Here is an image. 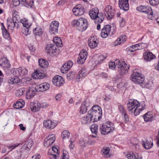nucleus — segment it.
Returning <instances> with one entry per match:
<instances>
[{
    "label": "nucleus",
    "mask_w": 159,
    "mask_h": 159,
    "mask_svg": "<svg viewBox=\"0 0 159 159\" xmlns=\"http://www.w3.org/2000/svg\"><path fill=\"white\" fill-rule=\"evenodd\" d=\"M109 66L112 70L116 67L120 78H123L127 73L129 66L125 61H121L119 60L116 61V65L115 62H110Z\"/></svg>",
    "instance_id": "nucleus-1"
},
{
    "label": "nucleus",
    "mask_w": 159,
    "mask_h": 159,
    "mask_svg": "<svg viewBox=\"0 0 159 159\" xmlns=\"http://www.w3.org/2000/svg\"><path fill=\"white\" fill-rule=\"evenodd\" d=\"M71 24L73 26H76L77 30L82 32L85 30L88 26L87 20L83 18L74 20L72 21Z\"/></svg>",
    "instance_id": "nucleus-2"
},
{
    "label": "nucleus",
    "mask_w": 159,
    "mask_h": 159,
    "mask_svg": "<svg viewBox=\"0 0 159 159\" xmlns=\"http://www.w3.org/2000/svg\"><path fill=\"white\" fill-rule=\"evenodd\" d=\"M140 105L139 102L137 100L131 99L129 100L127 104V109L129 111H131L134 108V116H136L141 112V110L138 109Z\"/></svg>",
    "instance_id": "nucleus-3"
},
{
    "label": "nucleus",
    "mask_w": 159,
    "mask_h": 159,
    "mask_svg": "<svg viewBox=\"0 0 159 159\" xmlns=\"http://www.w3.org/2000/svg\"><path fill=\"white\" fill-rule=\"evenodd\" d=\"M114 128L113 124L109 121H107L106 124H102L100 127L99 130L101 134L106 135L112 132Z\"/></svg>",
    "instance_id": "nucleus-4"
},
{
    "label": "nucleus",
    "mask_w": 159,
    "mask_h": 159,
    "mask_svg": "<svg viewBox=\"0 0 159 159\" xmlns=\"http://www.w3.org/2000/svg\"><path fill=\"white\" fill-rule=\"evenodd\" d=\"M57 47L56 45L52 44L47 45L46 48L47 54L52 56H57L60 51L59 50L57 49Z\"/></svg>",
    "instance_id": "nucleus-5"
},
{
    "label": "nucleus",
    "mask_w": 159,
    "mask_h": 159,
    "mask_svg": "<svg viewBox=\"0 0 159 159\" xmlns=\"http://www.w3.org/2000/svg\"><path fill=\"white\" fill-rule=\"evenodd\" d=\"M131 76L132 80L137 84L143 83L144 80L143 75L138 72H134Z\"/></svg>",
    "instance_id": "nucleus-6"
},
{
    "label": "nucleus",
    "mask_w": 159,
    "mask_h": 159,
    "mask_svg": "<svg viewBox=\"0 0 159 159\" xmlns=\"http://www.w3.org/2000/svg\"><path fill=\"white\" fill-rule=\"evenodd\" d=\"M115 10L110 5H107L105 9L104 14L108 20L112 18L115 15Z\"/></svg>",
    "instance_id": "nucleus-7"
},
{
    "label": "nucleus",
    "mask_w": 159,
    "mask_h": 159,
    "mask_svg": "<svg viewBox=\"0 0 159 159\" xmlns=\"http://www.w3.org/2000/svg\"><path fill=\"white\" fill-rule=\"evenodd\" d=\"M85 10L83 6L81 4L76 6L72 9L74 14L76 16H81L84 12Z\"/></svg>",
    "instance_id": "nucleus-8"
},
{
    "label": "nucleus",
    "mask_w": 159,
    "mask_h": 159,
    "mask_svg": "<svg viewBox=\"0 0 159 159\" xmlns=\"http://www.w3.org/2000/svg\"><path fill=\"white\" fill-rule=\"evenodd\" d=\"M88 53L85 49L82 50L80 52L77 60V62L79 64H83L86 60Z\"/></svg>",
    "instance_id": "nucleus-9"
},
{
    "label": "nucleus",
    "mask_w": 159,
    "mask_h": 159,
    "mask_svg": "<svg viewBox=\"0 0 159 159\" xmlns=\"http://www.w3.org/2000/svg\"><path fill=\"white\" fill-rule=\"evenodd\" d=\"M137 10L140 12L145 13L148 15H152L153 11L151 7L149 6H140L137 8Z\"/></svg>",
    "instance_id": "nucleus-10"
},
{
    "label": "nucleus",
    "mask_w": 159,
    "mask_h": 159,
    "mask_svg": "<svg viewBox=\"0 0 159 159\" xmlns=\"http://www.w3.org/2000/svg\"><path fill=\"white\" fill-rule=\"evenodd\" d=\"M59 24L57 21H54L51 23L49 28V32L51 34H54L57 33Z\"/></svg>",
    "instance_id": "nucleus-11"
},
{
    "label": "nucleus",
    "mask_w": 159,
    "mask_h": 159,
    "mask_svg": "<svg viewBox=\"0 0 159 159\" xmlns=\"http://www.w3.org/2000/svg\"><path fill=\"white\" fill-rule=\"evenodd\" d=\"M52 82L56 86L60 87L64 83L63 78L60 75H57L54 77L52 79Z\"/></svg>",
    "instance_id": "nucleus-12"
},
{
    "label": "nucleus",
    "mask_w": 159,
    "mask_h": 159,
    "mask_svg": "<svg viewBox=\"0 0 159 159\" xmlns=\"http://www.w3.org/2000/svg\"><path fill=\"white\" fill-rule=\"evenodd\" d=\"M111 26L109 25H107L104 26L101 30V36L102 38H105L107 37L110 32Z\"/></svg>",
    "instance_id": "nucleus-13"
},
{
    "label": "nucleus",
    "mask_w": 159,
    "mask_h": 159,
    "mask_svg": "<svg viewBox=\"0 0 159 159\" xmlns=\"http://www.w3.org/2000/svg\"><path fill=\"white\" fill-rule=\"evenodd\" d=\"M129 0H119V5L120 8L125 11L129 9Z\"/></svg>",
    "instance_id": "nucleus-14"
},
{
    "label": "nucleus",
    "mask_w": 159,
    "mask_h": 159,
    "mask_svg": "<svg viewBox=\"0 0 159 159\" xmlns=\"http://www.w3.org/2000/svg\"><path fill=\"white\" fill-rule=\"evenodd\" d=\"M36 92H37L36 91L35 88L33 87H29L26 92V99H30L34 97Z\"/></svg>",
    "instance_id": "nucleus-15"
},
{
    "label": "nucleus",
    "mask_w": 159,
    "mask_h": 159,
    "mask_svg": "<svg viewBox=\"0 0 159 159\" xmlns=\"http://www.w3.org/2000/svg\"><path fill=\"white\" fill-rule=\"evenodd\" d=\"M73 65V63L71 61H69L65 63L61 68V71L63 73H66Z\"/></svg>",
    "instance_id": "nucleus-16"
},
{
    "label": "nucleus",
    "mask_w": 159,
    "mask_h": 159,
    "mask_svg": "<svg viewBox=\"0 0 159 159\" xmlns=\"http://www.w3.org/2000/svg\"><path fill=\"white\" fill-rule=\"evenodd\" d=\"M55 139V138L54 136L51 137L48 136L44 139V145L46 147H48L54 143Z\"/></svg>",
    "instance_id": "nucleus-17"
},
{
    "label": "nucleus",
    "mask_w": 159,
    "mask_h": 159,
    "mask_svg": "<svg viewBox=\"0 0 159 159\" xmlns=\"http://www.w3.org/2000/svg\"><path fill=\"white\" fill-rule=\"evenodd\" d=\"M144 59L147 61H149L156 58V56L151 52L149 51H146L143 54Z\"/></svg>",
    "instance_id": "nucleus-18"
},
{
    "label": "nucleus",
    "mask_w": 159,
    "mask_h": 159,
    "mask_svg": "<svg viewBox=\"0 0 159 159\" xmlns=\"http://www.w3.org/2000/svg\"><path fill=\"white\" fill-rule=\"evenodd\" d=\"M41 107H43L39 102H37V103H32L30 105L31 110L33 112L39 111Z\"/></svg>",
    "instance_id": "nucleus-19"
},
{
    "label": "nucleus",
    "mask_w": 159,
    "mask_h": 159,
    "mask_svg": "<svg viewBox=\"0 0 159 159\" xmlns=\"http://www.w3.org/2000/svg\"><path fill=\"white\" fill-rule=\"evenodd\" d=\"M0 66L4 69L10 67L11 65L7 58H3L0 61Z\"/></svg>",
    "instance_id": "nucleus-20"
},
{
    "label": "nucleus",
    "mask_w": 159,
    "mask_h": 159,
    "mask_svg": "<svg viewBox=\"0 0 159 159\" xmlns=\"http://www.w3.org/2000/svg\"><path fill=\"white\" fill-rule=\"evenodd\" d=\"M88 45L91 48H94L97 46V39L94 37H90L88 40Z\"/></svg>",
    "instance_id": "nucleus-21"
},
{
    "label": "nucleus",
    "mask_w": 159,
    "mask_h": 159,
    "mask_svg": "<svg viewBox=\"0 0 159 159\" xmlns=\"http://www.w3.org/2000/svg\"><path fill=\"white\" fill-rule=\"evenodd\" d=\"M43 124L46 128L50 129H53L56 126L54 122H53L51 120H48L45 121H44Z\"/></svg>",
    "instance_id": "nucleus-22"
},
{
    "label": "nucleus",
    "mask_w": 159,
    "mask_h": 159,
    "mask_svg": "<svg viewBox=\"0 0 159 159\" xmlns=\"http://www.w3.org/2000/svg\"><path fill=\"white\" fill-rule=\"evenodd\" d=\"M104 19V16L103 13L99 12L98 14L93 19L95 23L98 24L101 23Z\"/></svg>",
    "instance_id": "nucleus-23"
},
{
    "label": "nucleus",
    "mask_w": 159,
    "mask_h": 159,
    "mask_svg": "<svg viewBox=\"0 0 159 159\" xmlns=\"http://www.w3.org/2000/svg\"><path fill=\"white\" fill-rule=\"evenodd\" d=\"M33 32L34 35L41 36L43 33V30L40 26H38L33 29Z\"/></svg>",
    "instance_id": "nucleus-24"
},
{
    "label": "nucleus",
    "mask_w": 159,
    "mask_h": 159,
    "mask_svg": "<svg viewBox=\"0 0 159 159\" xmlns=\"http://www.w3.org/2000/svg\"><path fill=\"white\" fill-rule=\"evenodd\" d=\"M98 125L95 124L92 125L90 127V130L94 134L92 135L91 136L94 138L98 137Z\"/></svg>",
    "instance_id": "nucleus-25"
},
{
    "label": "nucleus",
    "mask_w": 159,
    "mask_h": 159,
    "mask_svg": "<svg viewBox=\"0 0 159 159\" xmlns=\"http://www.w3.org/2000/svg\"><path fill=\"white\" fill-rule=\"evenodd\" d=\"M126 37L125 35H122L120 36L115 41V45H118L121 43H124L126 40Z\"/></svg>",
    "instance_id": "nucleus-26"
},
{
    "label": "nucleus",
    "mask_w": 159,
    "mask_h": 159,
    "mask_svg": "<svg viewBox=\"0 0 159 159\" xmlns=\"http://www.w3.org/2000/svg\"><path fill=\"white\" fill-rule=\"evenodd\" d=\"M99 11V10L97 8H94L92 9L89 12V14L91 18L93 20L95 17L96 16Z\"/></svg>",
    "instance_id": "nucleus-27"
},
{
    "label": "nucleus",
    "mask_w": 159,
    "mask_h": 159,
    "mask_svg": "<svg viewBox=\"0 0 159 159\" xmlns=\"http://www.w3.org/2000/svg\"><path fill=\"white\" fill-rule=\"evenodd\" d=\"M33 144V141L32 139H30L25 142V144L23 146L22 148L25 150H29Z\"/></svg>",
    "instance_id": "nucleus-28"
},
{
    "label": "nucleus",
    "mask_w": 159,
    "mask_h": 159,
    "mask_svg": "<svg viewBox=\"0 0 159 159\" xmlns=\"http://www.w3.org/2000/svg\"><path fill=\"white\" fill-rule=\"evenodd\" d=\"M32 76L34 79H41L45 77V75L43 73L36 71L32 74Z\"/></svg>",
    "instance_id": "nucleus-29"
},
{
    "label": "nucleus",
    "mask_w": 159,
    "mask_h": 159,
    "mask_svg": "<svg viewBox=\"0 0 159 159\" xmlns=\"http://www.w3.org/2000/svg\"><path fill=\"white\" fill-rule=\"evenodd\" d=\"M25 104V102L20 99L17 101L15 104H14L13 106L15 108L18 109L22 108Z\"/></svg>",
    "instance_id": "nucleus-30"
},
{
    "label": "nucleus",
    "mask_w": 159,
    "mask_h": 159,
    "mask_svg": "<svg viewBox=\"0 0 159 159\" xmlns=\"http://www.w3.org/2000/svg\"><path fill=\"white\" fill-rule=\"evenodd\" d=\"M142 143L143 146L147 149L150 148L153 145V143L151 140H146L145 142L143 141Z\"/></svg>",
    "instance_id": "nucleus-31"
},
{
    "label": "nucleus",
    "mask_w": 159,
    "mask_h": 159,
    "mask_svg": "<svg viewBox=\"0 0 159 159\" xmlns=\"http://www.w3.org/2000/svg\"><path fill=\"white\" fill-rule=\"evenodd\" d=\"M38 62L39 65L43 68L45 69L48 66L49 63L48 61L43 59H39Z\"/></svg>",
    "instance_id": "nucleus-32"
},
{
    "label": "nucleus",
    "mask_w": 159,
    "mask_h": 159,
    "mask_svg": "<svg viewBox=\"0 0 159 159\" xmlns=\"http://www.w3.org/2000/svg\"><path fill=\"white\" fill-rule=\"evenodd\" d=\"M144 121L148 122L153 120V116L152 115L151 112L148 111L144 114L143 116Z\"/></svg>",
    "instance_id": "nucleus-33"
},
{
    "label": "nucleus",
    "mask_w": 159,
    "mask_h": 159,
    "mask_svg": "<svg viewBox=\"0 0 159 159\" xmlns=\"http://www.w3.org/2000/svg\"><path fill=\"white\" fill-rule=\"evenodd\" d=\"M20 144V143L18 144L11 143L8 145H7L6 147L9 150L8 152V153L9 152L12 151L13 149H15Z\"/></svg>",
    "instance_id": "nucleus-34"
},
{
    "label": "nucleus",
    "mask_w": 159,
    "mask_h": 159,
    "mask_svg": "<svg viewBox=\"0 0 159 159\" xmlns=\"http://www.w3.org/2000/svg\"><path fill=\"white\" fill-rule=\"evenodd\" d=\"M109 148L108 147L103 148L101 150V152L104 157H109Z\"/></svg>",
    "instance_id": "nucleus-35"
},
{
    "label": "nucleus",
    "mask_w": 159,
    "mask_h": 159,
    "mask_svg": "<svg viewBox=\"0 0 159 159\" xmlns=\"http://www.w3.org/2000/svg\"><path fill=\"white\" fill-rule=\"evenodd\" d=\"M98 112V113H97L96 115L93 116V120H91V121L97 122L102 118V111L101 110V111Z\"/></svg>",
    "instance_id": "nucleus-36"
},
{
    "label": "nucleus",
    "mask_w": 159,
    "mask_h": 159,
    "mask_svg": "<svg viewBox=\"0 0 159 159\" xmlns=\"http://www.w3.org/2000/svg\"><path fill=\"white\" fill-rule=\"evenodd\" d=\"M13 3L12 4L14 6L17 7L18 6L20 3L22 4L25 5V3H26V0H11Z\"/></svg>",
    "instance_id": "nucleus-37"
},
{
    "label": "nucleus",
    "mask_w": 159,
    "mask_h": 159,
    "mask_svg": "<svg viewBox=\"0 0 159 159\" xmlns=\"http://www.w3.org/2000/svg\"><path fill=\"white\" fill-rule=\"evenodd\" d=\"M54 43L56 44V45L59 47H61L62 45V42L60 38L55 37L53 39Z\"/></svg>",
    "instance_id": "nucleus-38"
},
{
    "label": "nucleus",
    "mask_w": 159,
    "mask_h": 159,
    "mask_svg": "<svg viewBox=\"0 0 159 159\" xmlns=\"http://www.w3.org/2000/svg\"><path fill=\"white\" fill-rule=\"evenodd\" d=\"M98 112L96 111L94 112H92V111L89 110L88 111V115H90V118L89 119H88L87 118L89 117L87 116L86 119L88 120V121H90L91 120H93V116H94V115H97V113H98Z\"/></svg>",
    "instance_id": "nucleus-39"
},
{
    "label": "nucleus",
    "mask_w": 159,
    "mask_h": 159,
    "mask_svg": "<svg viewBox=\"0 0 159 159\" xmlns=\"http://www.w3.org/2000/svg\"><path fill=\"white\" fill-rule=\"evenodd\" d=\"M11 72L15 76H20L19 68L16 69L13 68L11 70Z\"/></svg>",
    "instance_id": "nucleus-40"
},
{
    "label": "nucleus",
    "mask_w": 159,
    "mask_h": 159,
    "mask_svg": "<svg viewBox=\"0 0 159 159\" xmlns=\"http://www.w3.org/2000/svg\"><path fill=\"white\" fill-rule=\"evenodd\" d=\"M19 71L20 73V76H25L28 73V70L24 67H19Z\"/></svg>",
    "instance_id": "nucleus-41"
},
{
    "label": "nucleus",
    "mask_w": 159,
    "mask_h": 159,
    "mask_svg": "<svg viewBox=\"0 0 159 159\" xmlns=\"http://www.w3.org/2000/svg\"><path fill=\"white\" fill-rule=\"evenodd\" d=\"M61 137L63 140L69 138L70 133L68 130H64L61 133Z\"/></svg>",
    "instance_id": "nucleus-42"
},
{
    "label": "nucleus",
    "mask_w": 159,
    "mask_h": 159,
    "mask_svg": "<svg viewBox=\"0 0 159 159\" xmlns=\"http://www.w3.org/2000/svg\"><path fill=\"white\" fill-rule=\"evenodd\" d=\"M25 91V89L24 88H21L17 90L16 93L17 96L21 97L23 95Z\"/></svg>",
    "instance_id": "nucleus-43"
},
{
    "label": "nucleus",
    "mask_w": 159,
    "mask_h": 159,
    "mask_svg": "<svg viewBox=\"0 0 159 159\" xmlns=\"http://www.w3.org/2000/svg\"><path fill=\"white\" fill-rule=\"evenodd\" d=\"M126 156L128 159H139L137 155L134 154L133 152L128 153Z\"/></svg>",
    "instance_id": "nucleus-44"
},
{
    "label": "nucleus",
    "mask_w": 159,
    "mask_h": 159,
    "mask_svg": "<svg viewBox=\"0 0 159 159\" xmlns=\"http://www.w3.org/2000/svg\"><path fill=\"white\" fill-rule=\"evenodd\" d=\"M2 35L4 38L6 39H9L10 38V34L6 30L2 31Z\"/></svg>",
    "instance_id": "nucleus-45"
},
{
    "label": "nucleus",
    "mask_w": 159,
    "mask_h": 159,
    "mask_svg": "<svg viewBox=\"0 0 159 159\" xmlns=\"http://www.w3.org/2000/svg\"><path fill=\"white\" fill-rule=\"evenodd\" d=\"M89 110L92 111V112H99L102 110V109L98 106L95 105L93 106Z\"/></svg>",
    "instance_id": "nucleus-46"
},
{
    "label": "nucleus",
    "mask_w": 159,
    "mask_h": 159,
    "mask_svg": "<svg viewBox=\"0 0 159 159\" xmlns=\"http://www.w3.org/2000/svg\"><path fill=\"white\" fill-rule=\"evenodd\" d=\"M107 56L106 55H100L98 58V63L97 64H100L102 61H104L105 59L107 57Z\"/></svg>",
    "instance_id": "nucleus-47"
},
{
    "label": "nucleus",
    "mask_w": 159,
    "mask_h": 159,
    "mask_svg": "<svg viewBox=\"0 0 159 159\" xmlns=\"http://www.w3.org/2000/svg\"><path fill=\"white\" fill-rule=\"evenodd\" d=\"M90 104L91 103L89 99L87 98L83 102L81 105L88 108L90 106Z\"/></svg>",
    "instance_id": "nucleus-48"
},
{
    "label": "nucleus",
    "mask_w": 159,
    "mask_h": 159,
    "mask_svg": "<svg viewBox=\"0 0 159 159\" xmlns=\"http://www.w3.org/2000/svg\"><path fill=\"white\" fill-rule=\"evenodd\" d=\"M13 25L12 26V28L11 29L12 30H14L15 27L17 29L20 28V25H21V22H20L19 21L14 22V23H13Z\"/></svg>",
    "instance_id": "nucleus-49"
},
{
    "label": "nucleus",
    "mask_w": 159,
    "mask_h": 159,
    "mask_svg": "<svg viewBox=\"0 0 159 159\" xmlns=\"http://www.w3.org/2000/svg\"><path fill=\"white\" fill-rule=\"evenodd\" d=\"M79 73L80 74L81 77L84 78L87 75V71L85 68H82L81 70L79 71Z\"/></svg>",
    "instance_id": "nucleus-50"
},
{
    "label": "nucleus",
    "mask_w": 159,
    "mask_h": 159,
    "mask_svg": "<svg viewBox=\"0 0 159 159\" xmlns=\"http://www.w3.org/2000/svg\"><path fill=\"white\" fill-rule=\"evenodd\" d=\"M118 109L120 112L123 115V114L126 112V110L124 108L123 106L122 105H120L118 106Z\"/></svg>",
    "instance_id": "nucleus-51"
},
{
    "label": "nucleus",
    "mask_w": 159,
    "mask_h": 159,
    "mask_svg": "<svg viewBox=\"0 0 159 159\" xmlns=\"http://www.w3.org/2000/svg\"><path fill=\"white\" fill-rule=\"evenodd\" d=\"M41 85H42V89L43 91L48 89L50 87L49 84L47 83H43L41 84Z\"/></svg>",
    "instance_id": "nucleus-52"
},
{
    "label": "nucleus",
    "mask_w": 159,
    "mask_h": 159,
    "mask_svg": "<svg viewBox=\"0 0 159 159\" xmlns=\"http://www.w3.org/2000/svg\"><path fill=\"white\" fill-rule=\"evenodd\" d=\"M88 110V108L81 105L80 107V113L81 114H84Z\"/></svg>",
    "instance_id": "nucleus-53"
},
{
    "label": "nucleus",
    "mask_w": 159,
    "mask_h": 159,
    "mask_svg": "<svg viewBox=\"0 0 159 159\" xmlns=\"http://www.w3.org/2000/svg\"><path fill=\"white\" fill-rule=\"evenodd\" d=\"M61 159H69V156L66 151H64L61 155Z\"/></svg>",
    "instance_id": "nucleus-54"
},
{
    "label": "nucleus",
    "mask_w": 159,
    "mask_h": 159,
    "mask_svg": "<svg viewBox=\"0 0 159 159\" xmlns=\"http://www.w3.org/2000/svg\"><path fill=\"white\" fill-rule=\"evenodd\" d=\"M150 3L152 6H155L159 3V0H149Z\"/></svg>",
    "instance_id": "nucleus-55"
},
{
    "label": "nucleus",
    "mask_w": 159,
    "mask_h": 159,
    "mask_svg": "<svg viewBox=\"0 0 159 159\" xmlns=\"http://www.w3.org/2000/svg\"><path fill=\"white\" fill-rule=\"evenodd\" d=\"M18 17V15H16L15 16L12 17V20H11V21L10 22V23L12 24V22L13 23H14V22H17L18 21H19V20L17 18Z\"/></svg>",
    "instance_id": "nucleus-56"
},
{
    "label": "nucleus",
    "mask_w": 159,
    "mask_h": 159,
    "mask_svg": "<svg viewBox=\"0 0 159 159\" xmlns=\"http://www.w3.org/2000/svg\"><path fill=\"white\" fill-rule=\"evenodd\" d=\"M35 89H36V91H37V92H39L43 91V89H42L43 88L42 87V85H41V84L36 86L35 87Z\"/></svg>",
    "instance_id": "nucleus-57"
},
{
    "label": "nucleus",
    "mask_w": 159,
    "mask_h": 159,
    "mask_svg": "<svg viewBox=\"0 0 159 159\" xmlns=\"http://www.w3.org/2000/svg\"><path fill=\"white\" fill-rule=\"evenodd\" d=\"M139 49H143L147 47V44L145 43H139Z\"/></svg>",
    "instance_id": "nucleus-58"
},
{
    "label": "nucleus",
    "mask_w": 159,
    "mask_h": 159,
    "mask_svg": "<svg viewBox=\"0 0 159 159\" xmlns=\"http://www.w3.org/2000/svg\"><path fill=\"white\" fill-rule=\"evenodd\" d=\"M122 116H124V118L125 120V121L126 122H128L129 120V118L128 116L127 113V112L123 114V115Z\"/></svg>",
    "instance_id": "nucleus-59"
},
{
    "label": "nucleus",
    "mask_w": 159,
    "mask_h": 159,
    "mask_svg": "<svg viewBox=\"0 0 159 159\" xmlns=\"http://www.w3.org/2000/svg\"><path fill=\"white\" fill-rule=\"evenodd\" d=\"M80 146L82 147H84L86 146L87 143L84 140H80Z\"/></svg>",
    "instance_id": "nucleus-60"
},
{
    "label": "nucleus",
    "mask_w": 159,
    "mask_h": 159,
    "mask_svg": "<svg viewBox=\"0 0 159 159\" xmlns=\"http://www.w3.org/2000/svg\"><path fill=\"white\" fill-rule=\"evenodd\" d=\"M74 73L72 71H70L67 74V77H70V78H72L74 77Z\"/></svg>",
    "instance_id": "nucleus-61"
},
{
    "label": "nucleus",
    "mask_w": 159,
    "mask_h": 159,
    "mask_svg": "<svg viewBox=\"0 0 159 159\" xmlns=\"http://www.w3.org/2000/svg\"><path fill=\"white\" fill-rule=\"evenodd\" d=\"M89 117L87 118L88 119H89L90 118V115H88V114H87V116H86V117H84L83 118V120H84V123H90V122H92V121H88V120H87L86 118H87V116H88Z\"/></svg>",
    "instance_id": "nucleus-62"
},
{
    "label": "nucleus",
    "mask_w": 159,
    "mask_h": 159,
    "mask_svg": "<svg viewBox=\"0 0 159 159\" xmlns=\"http://www.w3.org/2000/svg\"><path fill=\"white\" fill-rule=\"evenodd\" d=\"M18 77L19 76H15L13 78L14 79V84H17L20 82V79Z\"/></svg>",
    "instance_id": "nucleus-63"
},
{
    "label": "nucleus",
    "mask_w": 159,
    "mask_h": 159,
    "mask_svg": "<svg viewBox=\"0 0 159 159\" xmlns=\"http://www.w3.org/2000/svg\"><path fill=\"white\" fill-rule=\"evenodd\" d=\"M8 83L11 84H14V79L13 78L9 77L8 80Z\"/></svg>",
    "instance_id": "nucleus-64"
}]
</instances>
